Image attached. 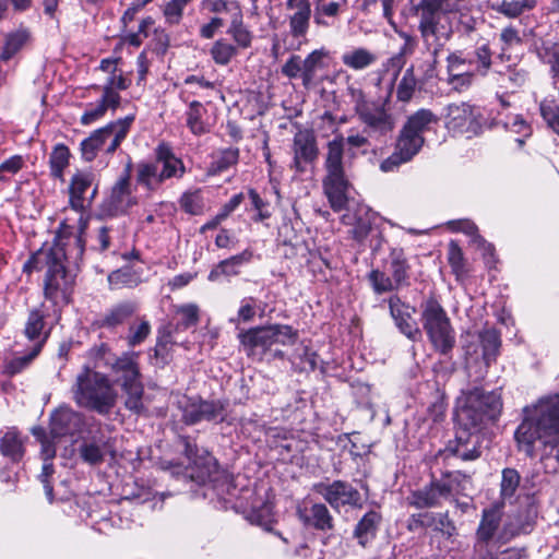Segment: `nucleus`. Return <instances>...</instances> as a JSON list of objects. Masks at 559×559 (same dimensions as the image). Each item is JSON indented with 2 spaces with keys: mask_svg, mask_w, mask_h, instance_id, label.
Listing matches in <instances>:
<instances>
[{
  "mask_svg": "<svg viewBox=\"0 0 559 559\" xmlns=\"http://www.w3.org/2000/svg\"><path fill=\"white\" fill-rule=\"evenodd\" d=\"M503 402L498 390L486 391L481 386L463 392L454 414V436L449 439L437 456L454 457L461 462H475L484 453L481 430L493 425L501 416Z\"/></svg>",
  "mask_w": 559,
  "mask_h": 559,
  "instance_id": "f257e3e1",
  "label": "nucleus"
},
{
  "mask_svg": "<svg viewBox=\"0 0 559 559\" xmlns=\"http://www.w3.org/2000/svg\"><path fill=\"white\" fill-rule=\"evenodd\" d=\"M519 452L526 457L536 456V444L559 447V393L542 397L532 407H524L523 418L514 431Z\"/></svg>",
  "mask_w": 559,
  "mask_h": 559,
  "instance_id": "f03ea898",
  "label": "nucleus"
},
{
  "mask_svg": "<svg viewBox=\"0 0 559 559\" xmlns=\"http://www.w3.org/2000/svg\"><path fill=\"white\" fill-rule=\"evenodd\" d=\"M440 120L429 108H419L408 115L395 139L392 154L380 163V170L392 173L412 162L426 143L425 134L436 131Z\"/></svg>",
  "mask_w": 559,
  "mask_h": 559,
  "instance_id": "7ed1b4c3",
  "label": "nucleus"
},
{
  "mask_svg": "<svg viewBox=\"0 0 559 559\" xmlns=\"http://www.w3.org/2000/svg\"><path fill=\"white\" fill-rule=\"evenodd\" d=\"M322 179L323 192L333 212L347 209L352 183L346 175L345 136L337 133L324 145Z\"/></svg>",
  "mask_w": 559,
  "mask_h": 559,
  "instance_id": "20e7f679",
  "label": "nucleus"
},
{
  "mask_svg": "<svg viewBox=\"0 0 559 559\" xmlns=\"http://www.w3.org/2000/svg\"><path fill=\"white\" fill-rule=\"evenodd\" d=\"M78 406L99 415H108L116 406L118 393L108 374L84 365L72 388Z\"/></svg>",
  "mask_w": 559,
  "mask_h": 559,
  "instance_id": "39448f33",
  "label": "nucleus"
},
{
  "mask_svg": "<svg viewBox=\"0 0 559 559\" xmlns=\"http://www.w3.org/2000/svg\"><path fill=\"white\" fill-rule=\"evenodd\" d=\"M154 160H141L135 166V181L148 192H155L167 180L182 179L187 174L186 165L177 156L174 147L166 141H160L153 151Z\"/></svg>",
  "mask_w": 559,
  "mask_h": 559,
  "instance_id": "423d86ee",
  "label": "nucleus"
},
{
  "mask_svg": "<svg viewBox=\"0 0 559 559\" xmlns=\"http://www.w3.org/2000/svg\"><path fill=\"white\" fill-rule=\"evenodd\" d=\"M471 480L472 475L461 469H444L439 476L430 472L429 481L421 488L411 491L408 504L416 509L439 508L443 500L462 495L465 490L464 483Z\"/></svg>",
  "mask_w": 559,
  "mask_h": 559,
  "instance_id": "0eeeda50",
  "label": "nucleus"
},
{
  "mask_svg": "<svg viewBox=\"0 0 559 559\" xmlns=\"http://www.w3.org/2000/svg\"><path fill=\"white\" fill-rule=\"evenodd\" d=\"M138 358V353L124 352L110 364V370L114 376L111 382L119 385L126 395L124 407L140 416L147 409L143 403L144 385Z\"/></svg>",
  "mask_w": 559,
  "mask_h": 559,
  "instance_id": "6e6552de",
  "label": "nucleus"
},
{
  "mask_svg": "<svg viewBox=\"0 0 559 559\" xmlns=\"http://www.w3.org/2000/svg\"><path fill=\"white\" fill-rule=\"evenodd\" d=\"M299 338L297 329L289 324L274 323L253 326L239 332L238 340L248 358L262 361L275 344L293 346Z\"/></svg>",
  "mask_w": 559,
  "mask_h": 559,
  "instance_id": "1a4fd4ad",
  "label": "nucleus"
},
{
  "mask_svg": "<svg viewBox=\"0 0 559 559\" xmlns=\"http://www.w3.org/2000/svg\"><path fill=\"white\" fill-rule=\"evenodd\" d=\"M50 265L43 283V296L49 302L55 321H59L63 309L73 301L75 275L60 258L59 252H50Z\"/></svg>",
  "mask_w": 559,
  "mask_h": 559,
  "instance_id": "9d476101",
  "label": "nucleus"
},
{
  "mask_svg": "<svg viewBox=\"0 0 559 559\" xmlns=\"http://www.w3.org/2000/svg\"><path fill=\"white\" fill-rule=\"evenodd\" d=\"M420 321L423 329L436 353L451 357L455 347V331L451 320L440 301L430 295L420 304Z\"/></svg>",
  "mask_w": 559,
  "mask_h": 559,
  "instance_id": "9b49d317",
  "label": "nucleus"
},
{
  "mask_svg": "<svg viewBox=\"0 0 559 559\" xmlns=\"http://www.w3.org/2000/svg\"><path fill=\"white\" fill-rule=\"evenodd\" d=\"M134 120L135 115L132 114L94 130L80 143L82 159L87 163L93 162L97 157L98 152L104 147L107 139L114 134L111 142L105 150L107 155H112L127 138Z\"/></svg>",
  "mask_w": 559,
  "mask_h": 559,
  "instance_id": "f8f14e48",
  "label": "nucleus"
},
{
  "mask_svg": "<svg viewBox=\"0 0 559 559\" xmlns=\"http://www.w3.org/2000/svg\"><path fill=\"white\" fill-rule=\"evenodd\" d=\"M411 11L418 19V32L425 43L448 38L450 31L441 24L443 15L449 13V0H411Z\"/></svg>",
  "mask_w": 559,
  "mask_h": 559,
  "instance_id": "ddd939ff",
  "label": "nucleus"
},
{
  "mask_svg": "<svg viewBox=\"0 0 559 559\" xmlns=\"http://www.w3.org/2000/svg\"><path fill=\"white\" fill-rule=\"evenodd\" d=\"M486 124L484 109L469 102L450 103L444 108V127L453 134L477 136Z\"/></svg>",
  "mask_w": 559,
  "mask_h": 559,
  "instance_id": "4468645a",
  "label": "nucleus"
},
{
  "mask_svg": "<svg viewBox=\"0 0 559 559\" xmlns=\"http://www.w3.org/2000/svg\"><path fill=\"white\" fill-rule=\"evenodd\" d=\"M227 400H204L201 395L186 396L182 406V421L188 426L197 425L201 421L207 423H227L226 408Z\"/></svg>",
  "mask_w": 559,
  "mask_h": 559,
  "instance_id": "2eb2a0df",
  "label": "nucleus"
},
{
  "mask_svg": "<svg viewBox=\"0 0 559 559\" xmlns=\"http://www.w3.org/2000/svg\"><path fill=\"white\" fill-rule=\"evenodd\" d=\"M133 164L131 159L124 165L119 178L110 189L109 195L102 204V211L111 217L126 215L131 207L138 204V199L132 193Z\"/></svg>",
  "mask_w": 559,
  "mask_h": 559,
  "instance_id": "dca6fc26",
  "label": "nucleus"
},
{
  "mask_svg": "<svg viewBox=\"0 0 559 559\" xmlns=\"http://www.w3.org/2000/svg\"><path fill=\"white\" fill-rule=\"evenodd\" d=\"M313 492L321 496L324 501L336 512L342 508L361 509L364 500L361 493L350 483L335 479L332 483L319 481L312 486Z\"/></svg>",
  "mask_w": 559,
  "mask_h": 559,
  "instance_id": "f3484780",
  "label": "nucleus"
},
{
  "mask_svg": "<svg viewBox=\"0 0 559 559\" xmlns=\"http://www.w3.org/2000/svg\"><path fill=\"white\" fill-rule=\"evenodd\" d=\"M292 162L289 168L304 175L308 167H313L320 156L318 138L312 128H298L292 140Z\"/></svg>",
  "mask_w": 559,
  "mask_h": 559,
  "instance_id": "a211bd4d",
  "label": "nucleus"
},
{
  "mask_svg": "<svg viewBox=\"0 0 559 559\" xmlns=\"http://www.w3.org/2000/svg\"><path fill=\"white\" fill-rule=\"evenodd\" d=\"M99 180L91 169H76L71 176L68 187L69 205L72 210L83 213L90 209L98 194Z\"/></svg>",
  "mask_w": 559,
  "mask_h": 559,
  "instance_id": "6ab92c4d",
  "label": "nucleus"
},
{
  "mask_svg": "<svg viewBox=\"0 0 559 559\" xmlns=\"http://www.w3.org/2000/svg\"><path fill=\"white\" fill-rule=\"evenodd\" d=\"M179 442L183 447V455L190 463L192 480L204 485L217 473L218 464L211 452L200 449L190 436H180Z\"/></svg>",
  "mask_w": 559,
  "mask_h": 559,
  "instance_id": "aec40b11",
  "label": "nucleus"
},
{
  "mask_svg": "<svg viewBox=\"0 0 559 559\" xmlns=\"http://www.w3.org/2000/svg\"><path fill=\"white\" fill-rule=\"evenodd\" d=\"M139 310L136 301L131 299L120 300L108 307L91 326L94 330H106L110 333H117L120 329L128 325Z\"/></svg>",
  "mask_w": 559,
  "mask_h": 559,
  "instance_id": "412c9836",
  "label": "nucleus"
},
{
  "mask_svg": "<svg viewBox=\"0 0 559 559\" xmlns=\"http://www.w3.org/2000/svg\"><path fill=\"white\" fill-rule=\"evenodd\" d=\"M355 112L367 129L379 135L384 136L395 128L394 117L385 108V102L369 100Z\"/></svg>",
  "mask_w": 559,
  "mask_h": 559,
  "instance_id": "4be33fe9",
  "label": "nucleus"
},
{
  "mask_svg": "<svg viewBox=\"0 0 559 559\" xmlns=\"http://www.w3.org/2000/svg\"><path fill=\"white\" fill-rule=\"evenodd\" d=\"M55 321L50 305L45 301L28 310L23 334L29 342L38 343L45 338L47 342Z\"/></svg>",
  "mask_w": 559,
  "mask_h": 559,
  "instance_id": "5701e85b",
  "label": "nucleus"
},
{
  "mask_svg": "<svg viewBox=\"0 0 559 559\" xmlns=\"http://www.w3.org/2000/svg\"><path fill=\"white\" fill-rule=\"evenodd\" d=\"M388 304L390 314L399 331L413 342L419 341L423 334L417 321L413 318L416 312L415 307L402 301L397 295L391 296Z\"/></svg>",
  "mask_w": 559,
  "mask_h": 559,
  "instance_id": "b1692460",
  "label": "nucleus"
},
{
  "mask_svg": "<svg viewBox=\"0 0 559 559\" xmlns=\"http://www.w3.org/2000/svg\"><path fill=\"white\" fill-rule=\"evenodd\" d=\"M82 415L70 407H60L50 416L49 429L52 438L74 436L81 430Z\"/></svg>",
  "mask_w": 559,
  "mask_h": 559,
  "instance_id": "393cba45",
  "label": "nucleus"
},
{
  "mask_svg": "<svg viewBox=\"0 0 559 559\" xmlns=\"http://www.w3.org/2000/svg\"><path fill=\"white\" fill-rule=\"evenodd\" d=\"M27 441L28 437L17 427H9L0 438V454L11 464H20L26 454Z\"/></svg>",
  "mask_w": 559,
  "mask_h": 559,
  "instance_id": "a878e982",
  "label": "nucleus"
},
{
  "mask_svg": "<svg viewBox=\"0 0 559 559\" xmlns=\"http://www.w3.org/2000/svg\"><path fill=\"white\" fill-rule=\"evenodd\" d=\"M90 225L88 217L83 215L80 216L76 225V231L74 237L70 241H66L61 245V249L66 253L64 262L73 264L76 267L80 266L84 261V253L86 250V234Z\"/></svg>",
  "mask_w": 559,
  "mask_h": 559,
  "instance_id": "bb28decb",
  "label": "nucleus"
},
{
  "mask_svg": "<svg viewBox=\"0 0 559 559\" xmlns=\"http://www.w3.org/2000/svg\"><path fill=\"white\" fill-rule=\"evenodd\" d=\"M503 507V502H493L481 511V518L475 533L478 544L488 545L493 539L501 524Z\"/></svg>",
  "mask_w": 559,
  "mask_h": 559,
  "instance_id": "cd10ccee",
  "label": "nucleus"
},
{
  "mask_svg": "<svg viewBox=\"0 0 559 559\" xmlns=\"http://www.w3.org/2000/svg\"><path fill=\"white\" fill-rule=\"evenodd\" d=\"M299 520L305 526L318 532L333 531L334 518L325 503L317 502L305 510H298Z\"/></svg>",
  "mask_w": 559,
  "mask_h": 559,
  "instance_id": "c85d7f7f",
  "label": "nucleus"
},
{
  "mask_svg": "<svg viewBox=\"0 0 559 559\" xmlns=\"http://www.w3.org/2000/svg\"><path fill=\"white\" fill-rule=\"evenodd\" d=\"M383 516L376 510H369L357 522L353 530V538L357 544L367 548L378 536Z\"/></svg>",
  "mask_w": 559,
  "mask_h": 559,
  "instance_id": "c756f323",
  "label": "nucleus"
},
{
  "mask_svg": "<svg viewBox=\"0 0 559 559\" xmlns=\"http://www.w3.org/2000/svg\"><path fill=\"white\" fill-rule=\"evenodd\" d=\"M287 10H296L289 16V32L294 38L306 37L311 19V3L309 0H286Z\"/></svg>",
  "mask_w": 559,
  "mask_h": 559,
  "instance_id": "7c9ffc66",
  "label": "nucleus"
},
{
  "mask_svg": "<svg viewBox=\"0 0 559 559\" xmlns=\"http://www.w3.org/2000/svg\"><path fill=\"white\" fill-rule=\"evenodd\" d=\"M447 262L457 283H465L473 272L465 253L457 240L451 239L447 247Z\"/></svg>",
  "mask_w": 559,
  "mask_h": 559,
  "instance_id": "2f4dec72",
  "label": "nucleus"
},
{
  "mask_svg": "<svg viewBox=\"0 0 559 559\" xmlns=\"http://www.w3.org/2000/svg\"><path fill=\"white\" fill-rule=\"evenodd\" d=\"M186 127L194 136H202L211 132L213 123L209 121L207 109L199 100L188 104L185 111Z\"/></svg>",
  "mask_w": 559,
  "mask_h": 559,
  "instance_id": "473e14b6",
  "label": "nucleus"
},
{
  "mask_svg": "<svg viewBox=\"0 0 559 559\" xmlns=\"http://www.w3.org/2000/svg\"><path fill=\"white\" fill-rule=\"evenodd\" d=\"M389 270L395 284L400 287L409 286L411 264L402 247H392L389 252Z\"/></svg>",
  "mask_w": 559,
  "mask_h": 559,
  "instance_id": "72a5a7b5",
  "label": "nucleus"
},
{
  "mask_svg": "<svg viewBox=\"0 0 559 559\" xmlns=\"http://www.w3.org/2000/svg\"><path fill=\"white\" fill-rule=\"evenodd\" d=\"M252 258L253 251L245 249L238 254L222 260L210 271L207 280L216 282L221 276H237L240 273L239 267L245 263H249Z\"/></svg>",
  "mask_w": 559,
  "mask_h": 559,
  "instance_id": "f704fd0d",
  "label": "nucleus"
},
{
  "mask_svg": "<svg viewBox=\"0 0 559 559\" xmlns=\"http://www.w3.org/2000/svg\"><path fill=\"white\" fill-rule=\"evenodd\" d=\"M481 358L487 368L497 361L502 345L501 333L495 329H484L478 333Z\"/></svg>",
  "mask_w": 559,
  "mask_h": 559,
  "instance_id": "c9c22d12",
  "label": "nucleus"
},
{
  "mask_svg": "<svg viewBox=\"0 0 559 559\" xmlns=\"http://www.w3.org/2000/svg\"><path fill=\"white\" fill-rule=\"evenodd\" d=\"M88 106L90 108H87L80 118L82 126H90L104 118L107 110L115 111L119 108L117 105V98L108 90L106 91V94L102 93V96L95 106H93V104H90Z\"/></svg>",
  "mask_w": 559,
  "mask_h": 559,
  "instance_id": "e433bc0d",
  "label": "nucleus"
},
{
  "mask_svg": "<svg viewBox=\"0 0 559 559\" xmlns=\"http://www.w3.org/2000/svg\"><path fill=\"white\" fill-rule=\"evenodd\" d=\"M240 150L238 147L219 148L212 155V160L207 168L211 176L221 175L239 163Z\"/></svg>",
  "mask_w": 559,
  "mask_h": 559,
  "instance_id": "4c0bfd02",
  "label": "nucleus"
},
{
  "mask_svg": "<svg viewBox=\"0 0 559 559\" xmlns=\"http://www.w3.org/2000/svg\"><path fill=\"white\" fill-rule=\"evenodd\" d=\"M234 40L238 49H248L252 45L253 33L243 22L242 10L234 12L226 32Z\"/></svg>",
  "mask_w": 559,
  "mask_h": 559,
  "instance_id": "58836bf2",
  "label": "nucleus"
},
{
  "mask_svg": "<svg viewBox=\"0 0 559 559\" xmlns=\"http://www.w3.org/2000/svg\"><path fill=\"white\" fill-rule=\"evenodd\" d=\"M50 252H56V253L59 252L60 258L66 257L64 255L66 253L63 252V250L60 247H58L56 245L47 246V243H44L38 250L33 252L28 257V259L23 264L22 272L27 275H31L33 272L40 271L44 267H46L48 270L49 265H50V261H49Z\"/></svg>",
  "mask_w": 559,
  "mask_h": 559,
  "instance_id": "ea45409f",
  "label": "nucleus"
},
{
  "mask_svg": "<svg viewBox=\"0 0 559 559\" xmlns=\"http://www.w3.org/2000/svg\"><path fill=\"white\" fill-rule=\"evenodd\" d=\"M45 345V338L40 342L34 344L32 350L21 357H15L11 360H8L3 364L1 374L7 378H13L24 370H26L33 360L41 353L43 347Z\"/></svg>",
  "mask_w": 559,
  "mask_h": 559,
  "instance_id": "a19ab883",
  "label": "nucleus"
},
{
  "mask_svg": "<svg viewBox=\"0 0 559 559\" xmlns=\"http://www.w3.org/2000/svg\"><path fill=\"white\" fill-rule=\"evenodd\" d=\"M29 39L31 32L24 26L19 27L14 32L8 33L0 52V60L4 62L11 60Z\"/></svg>",
  "mask_w": 559,
  "mask_h": 559,
  "instance_id": "79ce46f5",
  "label": "nucleus"
},
{
  "mask_svg": "<svg viewBox=\"0 0 559 559\" xmlns=\"http://www.w3.org/2000/svg\"><path fill=\"white\" fill-rule=\"evenodd\" d=\"M71 152L63 143H58L52 147L49 155V170L53 179L64 180V170L70 165Z\"/></svg>",
  "mask_w": 559,
  "mask_h": 559,
  "instance_id": "37998d69",
  "label": "nucleus"
},
{
  "mask_svg": "<svg viewBox=\"0 0 559 559\" xmlns=\"http://www.w3.org/2000/svg\"><path fill=\"white\" fill-rule=\"evenodd\" d=\"M405 43L400 48L399 52L390 57L384 63L383 68L386 72H392L393 79L396 80L402 69L406 64L407 55H412L415 49V43L411 35L403 33Z\"/></svg>",
  "mask_w": 559,
  "mask_h": 559,
  "instance_id": "c03bdc74",
  "label": "nucleus"
},
{
  "mask_svg": "<svg viewBox=\"0 0 559 559\" xmlns=\"http://www.w3.org/2000/svg\"><path fill=\"white\" fill-rule=\"evenodd\" d=\"M537 0H501L491 4V9L509 19H518L524 12L535 9Z\"/></svg>",
  "mask_w": 559,
  "mask_h": 559,
  "instance_id": "a18cd8bd",
  "label": "nucleus"
},
{
  "mask_svg": "<svg viewBox=\"0 0 559 559\" xmlns=\"http://www.w3.org/2000/svg\"><path fill=\"white\" fill-rule=\"evenodd\" d=\"M179 207L182 212L191 216H200L205 212V200L202 189L195 188L182 192L178 199Z\"/></svg>",
  "mask_w": 559,
  "mask_h": 559,
  "instance_id": "49530a36",
  "label": "nucleus"
},
{
  "mask_svg": "<svg viewBox=\"0 0 559 559\" xmlns=\"http://www.w3.org/2000/svg\"><path fill=\"white\" fill-rule=\"evenodd\" d=\"M377 61V56L364 47L356 48L342 55V62L355 71L364 70Z\"/></svg>",
  "mask_w": 559,
  "mask_h": 559,
  "instance_id": "de8ad7c7",
  "label": "nucleus"
},
{
  "mask_svg": "<svg viewBox=\"0 0 559 559\" xmlns=\"http://www.w3.org/2000/svg\"><path fill=\"white\" fill-rule=\"evenodd\" d=\"M538 58L549 64L551 78L559 83V41L544 40L537 48Z\"/></svg>",
  "mask_w": 559,
  "mask_h": 559,
  "instance_id": "09e8293b",
  "label": "nucleus"
},
{
  "mask_svg": "<svg viewBox=\"0 0 559 559\" xmlns=\"http://www.w3.org/2000/svg\"><path fill=\"white\" fill-rule=\"evenodd\" d=\"M154 25L155 19L152 15L143 17L139 23L138 31L130 32L121 36L120 43L116 46L115 50L121 49L124 44L139 48L143 44V39L150 36L151 29Z\"/></svg>",
  "mask_w": 559,
  "mask_h": 559,
  "instance_id": "8fccbe9b",
  "label": "nucleus"
},
{
  "mask_svg": "<svg viewBox=\"0 0 559 559\" xmlns=\"http://www.w3.org/2000/svg\"><path fill=\"white\" fill-rule=\"evenodd\" d=\"M238 48L226 38L215 40L210 49V56L215 64L225 67L237 57Z\"/></svg>",
  "mask_w": 559,
  "mask_h": 559,
  "instance_id": "3c124183",
  "label": "nucleus"
},
{
  "mask_svg": "<svg viewBox=\"0 0 559 559\" xmlns=\"http://www.w3.org/2000/svg\"><path fill=\"white\" fill-rule=\"evenodd\" d=\"M539 111L547 127L559 135V100L554 96L545 97L539 104Z\"/></svg>",
  "mask_w": 559,
  "mask_h": 559,
  "instance_id": "603ef678",
  "label": "nucleus"
},
{
  "mask_svg": "<svg viewBox=\"0 0 559 559\" xmlns=\"http://www.w3.org/2000/svg\"><path fill=\"white\" fill-rule=\"evenodd\" d=\"M521 483L520 473L512 467H506L501 472V481H500V498L501 502L504 503L506 500H510L516 493V490Z\"/></svg>",
  "mask_w": 559,
  "mask_h": 559,
  "instance_id": "864d4df0",
  "label": "nucleus"
},
{
  "mask_svg": "<svg viewBox=\"0 0 559 559\" xmlns=\"http://www.w3.org/2000/svg\"><path fill=\"white\" fill-rule=\"evenodd\" d=\"M152 332L148 320L144 317L140 318L136 323L128 324V334L126 336L127 345L131 348L136 347L145 342Z\"/></svg>",
  "mask_w": 559,
  "mask_h": 559,
  "instance_id": "5fc2aeb1",
  "label": "nucleus"
},
{
  "mask_svg": "<svg viewBox=\"0 0 559 559\" xmlns=\"http://www.w3.org/2000/svg\"><path fill=\"white\" fill-rule=\"evenodd\" d=\"M326 57V52L323 49H316L308 53V56L302 59V67H304V78H302V85L304 87L308 88L314 78L316 72L318 68L322 66V61Z\"/></svg>",
  "mask_w": 559,
  "mask_h": 559,
  "instance_id": "6e6d98bb",
  "label": "nucleus"
},
{
  "mask_svg": "<svg viewBox=\"0 0 559 559\" xmlns=\"http://www.w3.org/2000/svg\"><path fill=\"white\" fill-rule=\"evenodd\" d=\"M346 0H343V3L336 1L326 2L324 0H318L314 4V23L319 26H329V23L324 20V17H336L342 11V5H346Z\"/></svg>",
  "mask_w": 559,
  "mask_h": 559,
  "instance_id": "4d7b16f0",
  "label": "nucleus"
},
{
  "mask_svg": "<svg viewBox=\"0 0 559 559\" xmlns=\"http://www.w3.org/2000/svg\"><path fill=\"white\" fill-rule=\"evenodd\" d=\"M116 72L117 67H114L111 70V75L107 79L105 85L103 87L98 85H92V88L95 91L102 90L103 94H106V91L108 90L115 95L117 98V105L120 107L121 96L119 91L128 90L131 85V80L127 79L122 73L117 75Z\"/></svg>",
  "mask_w": 559,
  "mask_h": 559,
  "instance_id": "13d9d810",
  "label": "nucleus"
},
{
  "mask_svg": "<svg viewBox=\"0 0 559 559\" xmlns=\"http://www.w3.org/2000/svg\"><path fill=\"white\" fill-rule=\"evenodd\" d=\"M367 280L373 293L377 295H382L384 293H390L399 289V286L395 284L392 276H388L380 269H372L367 274Z\"/></svg>",
  "mask_w": 559,
  "mask_h": 559,
  "instance_id": "bf43d9fd",
  "label": "nucleus"
},
{
  "mask_svg": "<svg viewBox=\"0 0 559 559\" xmlns=\"http://www.w3.org/2000/svg\"><path fill=\"white\" fill-rule=\"evenodd\" d=\"M250 521L253 524L261 526L263 530L274 533L275 535L280 536L284 543L288 544V539L286 537H283L278 532L274 531L273 525L276 523V521L274 520L270 506L263 504L258 509H253L250 514Z\"/></svg>",
  "mask_w": 559,
  "mask_h": 559,
  "instance_id": "052dcab7",
  "label": "nucleus"
},
{
  "mask_svg": "<svg viewBox=\"0 0 559 559\" xmlns=\"http://www.w3.org/2000/svg\"><path fill=\"white\" fill-rule=\"evenodd\" d=\"M417 80L415 76L414 66L407 68L397 84L396 87V99L402 103H408L416 91Z\"/></svg>",
  "mask_w": 559,
  "mask_h": 559,
  "instance_id": "680f3d73",
  "label": "nucleus"
},
{
  "mask_svg": "<svg viewBox=\"0 0 559 559\" xmlns=\"http://www.w3.org/2000/svg\"><path fill=\"white\" fill-rule=\"evenodd\" d=\"M248 198L254 214L251 216L253 223H262L272 216L269 201L261 198L254 188L248 189Z\"/></svg>",
  "mask_w": 559,
  "mask_h": 559,
  "instance_id": "e2e57ef3",
  "label": "nucleus"
},
{
  "mask_svg": "<svg viewBox=\"0 0 559 559\" xmlns=\"http://www.w3.org/2000/svg\"><path fill=\"white\" fill-rule=\"evenodd\" d=\"M372 231V218L369 213L358 215L355 218L353 228L350 229L352 238L358 243L362 245Z\"/></svg>",
  "mask_w": 559,
  "mask_h": 559,
  "instance_id": "0e129e2a",
  "label": "nucleus"
},
{
  "mask_svg": "<svg viewBox=\"0 0 559 559\" xmlns=\"http://www.w3.org/2000/svg\"><path fill=\"white\" fill-rule=\"evenodd\" d=\"M148 46L155 55L164 57L170 47L169 33L162 26L154 27Z\"/></svg>",
  "mask_w": 559,
  "mask_h": 559,
  "instance_id": "69168bd1",
  "label": "nucleus"
},
{
  "mask_svg": "<svg viewBox=\"0 0 559 559\" xmlns=\"http://www.w3.org/2000/svg\"><path fill=\"white\" fill-rule=\"evenodd\" d=\"M181 316V321L177 324V329L188 330L198 325L200 321V309L195 304H185L177 308L176 311Z\"/></svg>",
  "mask_w": 559,
  "mask_h": 559,
  "instance_id": "338daca9",
  "label": "nucleus"
},
{
  "mask_svg": "<svg viewBox=\"0 0 559 559\" xmlns=\"http://www.w3.org/2000/svg\"><path fill=\"white\" fill-rule=\"evenodd\" d=\"M447 82L451 88L457 93L467 91L474 82L475 73L473 71L447 72Z\"/></svg>",
  "mask_w": 559,
  "mask_h": 559,
  "instance_id": "774afa93",
  "label": "nucleus"
}]
</instances>
